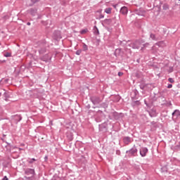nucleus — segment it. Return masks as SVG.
<instances>
[{"label":"nucleus","instance_id":"9b49d317","mask_svg":"<svg viewBox=\"0 0 180 180\" xmlns=\"http://www.w3.org/2000/svg\"><path fill=\"white\" fill-rule=\"evenodd\" d=\"M147 153H148V149L147 148H141L140 150V155L141 157H146L147 155Z\"/></svg>","mask_w":180,"mask_h":180},{"label":"nucleus","instance_id":"dca6fc26","mask_svg":"<svg viewBox=\"0 0 180 180\" xmlns=\"http://www.w3.org/2000/svg\"><path fill=\"white\" fill-rule=\"evenodd\" d=\"M172 116H176V117H179L180 116V111L179 110H175L174 112H172Z\"/></svg>","mask_w":180,"mask_h":180},{"label":"nucleus","instance_id":"0eeeda50","mask_svg":"<svg viewBox=\"0 0 180 180\" xmlns=\"http://www.w3.org/2000/svg\"><path fill=\"white\" fill-rule=\"evenodd\" d=\"M39 59L41 60V61H45V63H49V61L51 60V56H50L49 53H46L44 56H40Z\"/></svg>","mask_w":180,"mask_h":180},{"label":"nucleus","instance_id":"f8f14e48","mask_svg":"<svg viewBox=\"0 0 180 180\" xmlns=\"http://www.w3.org/2000/svg\"><path fill=\"white\" fill-rule=\"evenodd\" d=\"M66 136L69 141H72V140H74V134H72V132L68 131Z\"/></svg>","mask_w":180,"mask_h":180},{"label":"nucleus","instance_id":"423d86ee","mask_svg":"<svg viewBox=\"0 0 180 180\" xmlns=\"http://www.w3.org/2000/svg\"><path fill=\"white\" fill-rule=\"evenodd\" d=\"M103 26H113V20L112 19H105L103 21Z\"/></svg>","mask_w":180,"mask_h":180},{"label":"nucleus","instance_id":"f03ea898","mask_svg":"<svg viewBox=\"0 0 180 180\" xmlns=\"http://www.w3.org/2000/svg\"><path fill=\"white\" fill-rule=\"evenodd\" d=\"M138 151L136 146H134L130 150L126 151V154H128V157H136Z\"/></svg>","mask_w":180,"mask_h":180},{"label":"nucleus","instance_id":"6e6552de","mask_svg":"<svg viewBox=\"0 0 180 180\" xmlns=\"http://www.w3.org/2000/svg\"><path fill=\"white\" fill-rule=\"evenodd\" d=\"M53 39L57 41L61 39V33L60 32V31H56L53 33Z\"/></svg>","mask_w":180,"mask_h":180},{"label":"nucleus","instance_id":"a878e982","mask_svg":"<svg viewBox=\"0 0 180 180\" xmlns=\"http://www.w3.org/2000/svg\"><path fill=\"white\" fill-rule=\"evenodd\" d=\"M82 53V49H79L76 51L77 56H81V53Z\"/></svg>","mask_w":180,"mask_h":180},{"label":"nucleus","instance_id":"f3484780","mask_svg":"<svg viewBox=\"0 0 180 180\" xmlns=\"http://www.w3.org/2000/svg\"><path fill=\"white\" fill-rule=\"evenodd\" d=\"M4 100H6V101H8V99H9V98H11V96L9 95V93L5 91V92L4 93Z\"/></svg>","mask_w":180,"mask_h":180},{"label":"nucleus","instance_id":"bb28decb","mask_svg":"<svg viewBox=\"0 0 180 180\" xmlns=\"http://www.w3.org/2000/svg\"><path fill=\"white\" fill-rule=\"evenodd\" d=\"M83 50L84 51H86L88 50V46L85 44H83Z\"/></svg>","mask_w":180,"mask_h":180},{"label":"nucleus","instance_id":"cd10ccee","mask_svg":"<svg viewBox=\"0 0 180 180\" xmlns=\"http://www.w3.org/2000/svg\"><path fill=\"white\" fill-rule=\"evenodd\" d=\"M115 102H119V101H120V96H117L115 97Z\"/></svg>","mask_w":180,"mask_h":180},{"label":"nucleus","instance_id":"a19ab883","mask_svg":"<svg viewBox=\"0 0 180 180\" xmlns=\"http://www.w3.org/2000/svg\"><path fill=\"white\" fill-rule=\"evenodd\" d=\"M14 148H17V150H19V151H20V150H23V149H22L20 148H18V147H14Z\"/></svg>","mask_w":180,"mask_h":180},{"label":"nucleus","instance_id":"2eb2a0df","mask_svg":"<svg viewBox=\"0 0 180 180\" xmlns=\"http://www.w3.org/2000/svg\"><path fill=\"white\" fill-rule=\"evenodd\" d=\"M13 120H15V123H18V122H20L22 120V117L20 115H14L13 116Z\"/></svg>","mask_w":180,"mask_h":180},{"label":"nucleus","instance_id":"7c9ffc66","mask_svg":"<svg viewBox=\"0 0 180 180\" xmlns=\"http://www.w3.org/2000/svg\"><path fill=\"white\" fill-rule=\"evenodd\" d=\"M168 81H169V82H170L171 84H174V79H172V78H169V79H168Z\"/></svg>","mask_w":180,"mask_h":180},{"label":"nucleus","instance_id":"6ab92c4d","mask_svg":"<svg viewBox=\"0 0 180 180\" xmlns=\"http://www.w3.org/2000/svg\"><path fill=\"white\" fill-rule=\"evenodd\" d=\"M105 13H108V15H110L112 13V8H107L105 9Z\"/></svg>","mask_w":180,"mask_h":180},{"label":"nucleus","instance_id":"1a4fd4ad","mask_svg":"<svg viewBox=\"0 0 180 180\" xmlns=\"http://www.w3.org/2000/svg\"><path fill=\"white\" fill-rule=\"evenodd\" d=\"M25 175H32L33 176L35 174L34 169H30V168L25 169Z\"/></svg>","mask_w":180,"mask_h":180},{"label":"nucleus","instance_id":"b1692460","mask_svg":"<svg viewBox=\"0 0 180 180\" xmlns=\"http://www.w3.org/2000/svg\"><path fill=\"white\" fill-rule=\"evenodd\" d=\"M150 38L152 39V40H157V37H155V34L153 33L150 34Z\"/></svg>","mask_w":180,"mask_h":180},{"label":"nucleus","instance_id":"473e14b6","mask_svg":"<svg viewBox=\"0 0 180 180\" xmlns=\"http://www.w3.org/2000/svg\"><path fill=\"white\" fill-rule=\"evenodd\" d=\"M103 18H105V15H103V14H100L99 19H103Z\"/></svg>","mask_w":180,"mask_h":180},{"label":"nucleus","instance_id":"39448f33","mask_svg":"<svg viewBox=\"0 0 180 180\" xmlns=\"http://www.w3.org/2000/svg\"><path fill=\"white\" fill-rule=\"evenodd\" d=\"M135 14L139 16H146V10L143 8H140L139 9L135 10Z\"/></svg>","mask_w":180,"mask_h":180},{"label":"nucleus","instance_id":"a211bd4d","mask_svg":"<svg viewBox=\"0 0 180 180\" xmlns=\"http://www.w3.org/2000/svg\"><path fill=\"white\" fill-rule=\"evenodd\" d=\"M148 46H150V43L143 44V46L141 48V51H144V50H146V49H147V47H148Z\"/></svg>","mask_w":180,"mask_h":180},{"label":"nucleus","instance_id":"c9c22d12","mask_svg":"<svg viewBox=\"0 0 180 180\" xmlns=\"http://www.w3.org/2000/svg\"><path fill=\"white\" fill-rule=\"evenodd\" d=\"M8 81H9V79H4V84H8Z\"/></svg>","mask_w":180,"mask_h":180},{"label":"nucleus","instance_id":"49530a36","mask_svg":"<svg viewBox=\"0 0 180 180\" xmlns=\"http://www.w3.org/2000/svg\"><path fill=\"white\" fill-rule=\"evenodd\" d=\"M0 96H2V93H0Z\"/></svg>","mask_w":180,"mask_h":180},{"label":"nucleus","instance_id":"3c124183","mask_svg":"<svg viewBox=\"0 0 180 180\" xmlns=\"http://www.w3.org/2000/svg\"><path fill=\"white\" fill-rule=\"evenodd\" d=\"M88 108H91V106H88Z\"/></svg>","mask_w":180,"mask_h":180},{"label":"nucleus","instance_id":"4be33fe9","mask_svg":"<svg viewBox=\"0 0 180 180\" xmlns=\"http://www.w3.org/2000/svg\"><path fill=\"white\" fill-rule=\"evenodd\" d=\"M32 4H30V6H33L34 4H37V2H40V0H30Z\"/></svg>","mask_w":180,"mask_h":180},{"label":"nucleus","instance_id":"7ed1b4c3","mask_svg":"<svg viewBox=\"0 0 180 180\" xmlns=\"http://www.w3.org/2000/svg\"><path fill=\"white\" fill-rule=\"evenodd\" d=\"M143 43V41L136 40L134 42H131L129 44V47H131V49H136L137 50H139V49H140V46H141V44Z\"/></svg>","mask_w":180,"mask_h":180},{"label":"nucleus","instance_id":"58836bf2","mask_svg":"<svg viewBox=\"0 0 180 180\" xmlns=\"http://www.w3.org/2000/svg\"><path fill=\"white\" fill-rule=\"evenodd\" d=\"M2 180H8V177H7L6 176H5L2 179Z\"/></svg>","mask_w":180,"mask_h":180},{"label":"nucleus","instance_id":"8fccbe9b","mask_svg":"<svg viewBox=\"0 0 180 180\" xmlns=\"http://www.w3.org/2000/svg\"><path fill=\"white\" fill-rule=\"evenodd\" d=\"M88 108H91V106H88Z\"/></svg>","mask_w":180,"mask_h":180},{"label":"nucleus","instance_id":"a18cd8bd","mask_svg":"<svg viewBox=\"0 0 180 180\" xmlns=\"http://www.w3.org/2000/svg\"><path fill=\"white\" fill-rule=\"evenodd\" d=\"M25 178H26L27 179H30V177H27V176H25Z\"/></svg>","mask_w":180,"mask_h":180},{"label":"nucleus","instance_id":"5701e85b","mask_svg":"<svg viewBox=\"0 0 180 180\" xmlns=\"http://www.w3.org/2000/svg\"><path fill=\"white\" fill-rule=\"evenodd\" d=\"M94 34H96V36L99 34V30H98V27H96V26L94 27Z\"/></svg>","mask_w":180,"mask_h":180},{"label":"nucleus","instance_id":"f257e3e1","mask_svg":"<svg viewBox=\"0 0 180 180\" xmlns=\"http://www.w3.org/2000/svg\"><path fill=\"white\" fill-rule=\"evenodd\" d=\"M39 46L40 48L38 50V52L40 56L44 54L45 53H47V51H49V49H50V45L46 41H42L40 43Z\"/></svg>","mask_w":180,"mask_h":180},{"label":"nucleus","instance_id":"393cba45","mask_svg":"<svg viewBox=\"0 0 180 180\" xmlns=\"http://www.w3.org/2000/svg\"><path fill=\"white\" fill-rule=\"evenodd\" d=\"M163 44H164V41H160L155 44V45L158 46V47H162Z\"/></svg>","mask_w":180,"mask_h":180},{"label":"nucleus","instance_id":"e433bc0d","mask_svg":"<svg viewBox=\"0 0 180 180\" xmlns=\"http://www.w3.org/2000/svg\"><path fill=\"white\" fill-rule=\"evenodd\" d=\"M150 117H154V116H155V115L152 114L151 112L149 113Z\"/></svg>","mask_w":180,"mask_h":180},{"label":"nucleus","instance_id":"09e8293b","mask_svg":"<svg viewBox=\"0 0 180 180\" xmlns=\"http://www.w3.org/2000/svg\"><path fill=\"white\" fill-rule=\"evenodd\" d=\"M146 105H147V103L145 101Z\"/></svg>","mask_w":180,"mask_h":180},{"label":"nucleus","instance_id":"f704fd0d","mask_svg":"<svg viewBox=\"0 0 180 180\" xmlns=\"http://www.w3.org/2000/svg\"><path fill=\"white\" fill-rule=\"evenodd\" d=\"M122 75H123V72H118V76L119 77H122Z\"/></svg>","mask_w":180,"mask_h":180},{"label":"nucleus","instance_id":"37998d69","mask_svg":"<svg viewBox=\"0 0 180 180\" xmlns=\"http://www.w3.org/2000/svg\"><path fill=\"white\" fill-rule=\"evenodd\" d=\"M97 113H103L102 110L97 111Z\"/></svg>","mask_w":180,"mask_h":180},{"label":"nucleus","instance_id":"9d476101","mask_svg":"<svg viewBox=\"0 0 180 180\" xmlns=\"http://www.w3.org/2000/svg\"><path fill=\"white\" fill-rule=\"evenodd\" d=\"M123 143L126 144V146H129L130 143H131V138L129 136H124L123 139Z\"/></svg>","mask_w":180,"mask_h":180},{"label":"nucleus","instance_id":"4c0bfd02","mask_svg":"<svg viewBox=\"0 0 180 180\" xmlns=\"http://www.w3.org/2000/svg\"><path fill=\"white\" fill-rule=\"evenodd\" d=\"M116 154L117 155H120V150H117Z\"/></svg>","mask_w":180,"mask_h":180},{"label":"nucleus","instance_id":"72a5a7b5","mask_svg":"<svg viewBox=\"0 0 180 180\" xmlns=\"http://www.w3.org/2000/svg\"><path fill=\"white\" fill-rule=\"evenodd\" d=\"M117 53H122V49H116V54Z\"/></svg>","mask_w":180,"mask_h":180},{"label":"nucleus","instance_id":"c85d7f7f","mask_svg":"<svg viewBox=\"0 0 180 180\" xmlns=\"http://www.w3.org/2000/svg\"><path fill=\"white\" fill-rule=\"evenodd\" d=\"M34 161H36V159L32 158L30 160L28 161L29 164H33V162H34Z\"/></svg>","mask_w":180,"mask_h":180},{"label":"nucleus","instance_id":"de8ad7c7","mask_svg":"<svg viewBox=\"0 0 180 180\" xmlns=\"http://www.w3.org/2000/svg\"><path fill=\"white\" fill-rule=\"evenodd\" d=\"M2 82V80L0 81V84Z\"/></svg>","mask_w":180,"mask_h":180},{"label":"nucleus","instance_id":"603ef678","mask_svg":"<svg viewBox=\"0 0 180 180\" xmlns=\"http://www.w3.org/2000/svg\"><path fill=\"white\" fill-rule=\"evenodd\" d=\"M179 1H180V0H179Z\"/></svg>","mask_w":180,"mask_h":180},{"label":"nucleus","instance_id":"ea45409f","mask_svg":"<svg viewBox=\"0 0 180 180\" xmlns=\"http://www.w3.org/2000/svg\"><path fill=\"white\" fill-rule=\"evenodd\" d=\"M167 88H169V89L172 88V84H168Z\"/></svg>","mask_w":180,"mask_h":180},{"label":"nucleus","instance_id":"4468645a","mask_svg":"<svg viewBox=\"0 0 180 180\" xmlns=\"http://www.w3.org/2000/svg\"><path fill=\"white\" fill-rule=\"evenodd\" d=\"M28 12L30 13V15H32V16H36V13H37V9L30 8L28 10Z\"/></svg>","mask_w":180,"mask_h":180},{"label":"nucleus","instance_id":"412c9836","mask_svg":"<svg viewBox=\"0 0 180 180\" xmlns=\"http://www.w3.org/2000/svg\"><path fill=\"white\" fill-rule=\"evenodd\" d=\"M162 8L164 11H168V9H169V6L167 4H163Z\"/></svg>","mask_w":180,"mask_h":180},{"label":"nucleus","instance_id":"2f4dec72","mask_svg":"<svg viewBox=\"0 0 180 180\" xmlns=\"http://www.w3.org/2000/svg\"><path fill=\"white\" fill-rule=\"evenodd\" d=\"M12 55L11 54V53H6L5 55H4V57H11Z\"/></svg>","mask_w":180,"mask_h":180},{"label":"nucleus","instance_id":"c03bdc74","mask_svg":"<svg viewBox=\"0 0 180 180\" xmlns=\"http://www.w3.org/2000/svg\"><path fill=\"white\" fill-rule=\"evenodd\" d=\"M27 26H30L31 24H30V22H28L27 23Z\"/></svg>","mask_w":180,"mask_h":180},{"label":"nucleus","instance_id":"20e7f679","mask_svg":"<svg viewBox=\"0 0 180 180\" xmlns=\"http://www.w3.org/2000/svg\"><path fill=\"white\" fill-rule=\"evenodd\" d=\"M90 101L94 103V105H99L101 102H102V99H101L100 97L94 96L90 98Z\"/></svg>","mask_w":180,"mask_h":180},{"label":"nucleus","instance_id":"aec40b11","mask_svg":"<svg viewBox=\"0 0 180 180\" xmlns=\"http://www.w3.org/2000/svg\"><path fill=\"white\" fill-rule=\"evenodd\" d=\"M140 101H133L131 105L132 106H139L140 105Z\"/></svg>","mask_w":180,"mask_h":180},{"label":"nucleus","instance_id":"79ce46f5","mask_svg":"<svg viewBox=\"0 0 180 180\" xmlns=\"http://www.w3.org/2000/svg\"><path fill=\"white\" fill-rule=\"evenodd\" d=\"M52 180H60V178L57 177L56 179H53Z\"/></svg>","mask_w":180,"mask_h":180},{"label":"nucleus","instance_id":"c756f323","mask_svg":"<svg viewBox=\"0 0 180 180\" xmlns=\"http://www.w3.org/2000/svg\"><path fill=\"white\" fill-rule=\"evenodd\" d=\"M86 32H88V30H82L80 33L81 34H85V33H86Z\"/></svg>","mask_w":180,"mask_h":180},{"label":"nucleus","instance_id":"ddd939ff","mask_svg":"<svg viewBox=\"0 0 180 180\" xmlns=\"http://www.w3.org/2000/svg\"><path fill=\"white\" fill-rule=\"evenodd\" d=\"M128 12H129V10L126 6L122 7L120 9V13H122V15H126Z\"/></svg>","mask_w":180,"mask_h":180}]
</instances>
